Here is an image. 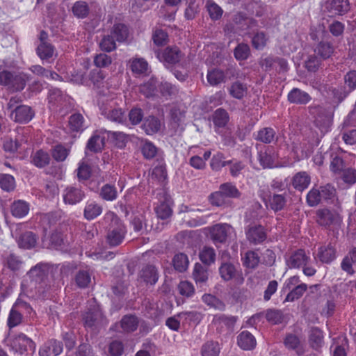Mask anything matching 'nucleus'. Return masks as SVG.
Masks as SVG:
<instances>
[{
	"mask_svg": "<svg viewBox=\"0 0 356 356\" xmlns=\"http://www.w3.org/2000/svg\"><path fill=\"white\" fill-rule=\"evenodd\" d=\"M103 221L108 225L106 241L111 246H117L122 243L127 234L124 225L113 211L104 214Z\"/></svg>",
	"mask_w": 356,
	"mask_h": 356,
	"instance_id": "obj_1",
	"label": "nucleus"
},
{
	"mask_svg": "<svg viewBox=\"0 0 356 356\" xmlns=\"http://www.w3.org/2000/svg\"><path fill=\"white\" fill-rule=\"evenodd\" d=\"M311 263L310 252L301 248L292 252L286 259V264L289 268H301L304 275L307 277L313 276L316 273Z\"/></svg>",
	"mask_w": 356,
	"mask_h": 356,
	"instance_id": "obj_2",
	"label": "nucleus"
},
{
	"mask_svg": "<svg viewBox=\"0 0 356 356\" xmlns=\"http://www.w3.org/2000/svg\"><path fill=\"white\" fill-rule=\"evenodd\" d=\"M259 197L265 204L266 208L270 209L275 212L284 209L286 204V197L285 194L272 195L268 188H261L258 191Z\"/></svg>",
	"mask_w": 356,
	"mask_h": 356,
	"instance_id": "obj_3",
	"label": "nucleus"
},
{
	"mask_svg": "<svg viewBox=\"0 0 356 356\" xmlns=\"http://www.w3.org/2000/svg\"><path fill=\"white\" fill-rule=\"evenodd\" d=\"M83 321L85 327L92 330L106 324V320L102 312L99 305L95 301L90 304L88 311L83 314Z\"/></svg>",
	"mask_w": 356,
	"mask_h": 356,
	"instance_id": "obj_4",
	"label": "nucleus"
},
{
	"mask_svg": "<svg viewBox=\"0 0 356 356\" xmlns=\"http://www.w3.org/2000/svg\"><path fill=\"white\" fill-rule=\"evenodd\" d=\"M76 172L79 181H86L91 177L98 184L108 179L106 172H104L99 169L97 170L95 169L92 170L91 167L87 163V161L85 159H83L79 163Z\"/></svg>",
	"mask_w": 356,
	"mask_h": 356,
	"instance_id": "obj_5",
	"label": "nucleus"
},
{
	"mask_svg": "<svg viewBox=\"0 0 356 356\" xmlns=\"http://www.w3.org/2000/svg\"><path fill=\"white\" fill-rule=\"evenodd\" d=\"M102 115L108 120L121 124H127V115L121 108L115 107L113 102L99 106Z\"/></svg>",
	"mask_w": 356,
	"mask_h": 356,
	"instance_id": "obj_6",
	"label": "nucleus"
},
{
	"mask_svg": "<svg viewBox=\"0 0 356 356\" xmlns=\"http://www.w3.org/2000/svg\"><path fill=\"white\" fill-rule=\"evenodd\" d=\"M156 58L165 65H174L179 63L184 54L177 47H168L165 49L156 51Z\"/></svg>",
	"mask_w": 356,
	"mask_h": 356,
	"instance_id": "obj_7",
	"label": "nucleus"
},
{
	"mask_svg": "<svg viewBox=\"0 0 356 356\" xmlns=\"http://www.w3.org/2000/svg\"><path fill=\"white\" fill-rule=\"evenodd\" d=\"M12 350L19 355L24 353H33L35 350V343L24 334H19L10 342Z\"/></svg>",
	"mask_w": 356,
	"mask_h": 356,
	"instance_id": "obj_8",
	"label": "nucleus"
},
{
	"mask_svg": "<svg viewBox=\"0 0 356 356\" xmlns=\"http://www.w3.org/2000/svg\"><path fill=\"white\" fill-rule=\"evenodd\" d=\"M317 222L321 225L330 229H334L340 223L338 215L328 209H320L316 213Z\"/></svg>",
	"mask_w": 356,
	"mask_h": 356,
	"instance_id": "obj_9",
	"label": "nucleus"
},
{
	"mask_svg": "<svg viewBox=\"0 0 356 356\" xmlns=\"http://www.w3.org/2000/svg\"><path fill=\"white\" fill-rule=\"evenodd\" d=\"M219 273L224 281L234 280L237 284H241L244 278L241 273L238 272L234 265L229 262H224L219 267Z\"/></svg>",
	"mask_w": 356,
	"mask_h": 356,
	"instance_id": "obj_10",
	"label": "nucleus"
},
{
	"mask_svg": "<svg viewBox=\"0 0 356 356\" xmlns=\"http://www.w3.org/2000/svg\"><path fill=\"white\" fill-rule=\"evenodd\" d=\"M48 267L45 264L40 263L33 267L28 273V276L38 290L43 286L47 275Z\"/></svg>",
	"mask_w": 356,
	"mask_h": 356,
	"instance_id": "obj_11",
	"label": "nucleus"
},
{
	"mask_svg": "<svg viewBox=\"0 0 356 356\" xmlns=\"http://www.w3.org/2000/svg\"><path fill=\"white\" fill-rule=\"evenodd\" d=\"M234 234V228L228 224H217L212 227L211 236L215 243H223Z\"/></svg>",
	"mask_w": 356,
	"mask_h": 356,
	"instance_id": "obj_12",
	"label": "nucleus"
},
{
	"mask_svg": "<svg viewBox=\"0 0 356 356\" xmlns=\"http://www.w3.org/2000/svg\"><path fill=\"white\" fill-rule=\"evenodd\" d=\"M236 321L234 316H227L225 314L215 315L212 320V325L218 332L232 330Z\"/></svg>",
	"mask_w": 356,
	"mask_h": 356,
	"instance_id": "obj_13",
	"label": "nucleus"
},
{
	"mask_svg": "<svg viewBox=\"0 0 356 356\" xmlns=\"http://www.w3.org/2000/svg\"><path fill=\"white\" fill-rule=\"evenodd\" d=\"M278 155L274 148L267 147L258 153V160L264 168H273L277 166Z\"/></svg>",
	"mask_w": 356,
	"mask_h": 356,
	"instance_id": "obj_14",
	"label": "nucleus"
},
{
	"mask_svg": "<svg viewBox=\"0 0 356 356\" xmlns=\"http://www.w3.org/2000/svg\"><path fill=\"white\" fill-rule=\"evenodd\" d=\"M314 126L319 130L321 136L330 131L332 114L326 111H319L314 122Z\"/></svg>",
	"mask_w": 356,
	"mask_h": 356,
	"instance_id": "obj_15",
	"label": "nucleus"
},
{
	"mask_svg": "<svg viewBox=\"0 0 356 356\" xmlns=\"http://www.w3.org/2000/svg\"><path fill=\"white\" fill-rule=\"evenodd\" d=\"M32 108L26 105L17 106L11 113V118L16 122L27 123L34 117Z\"/></svg>",
	"mask_w": 356,
	"mask_h": 356,
	"instance_id": "obj_16",
	"label": "nucleus"
},
{
	"mask_svg": "<svg viewBox=\"0 0 356 356\" xmlns=\"http://www.w3.org/2000/svg\"><path fill=\"white\" fill-rule=\"evenodd\" d=\"M3 75L5 78L4 86H8L13 90H22L26 85V80L22 74H13L7 71H3Z\"/></svg>",
	"mask_w": 356,
	"mask_h": 356,
	"instance_id": "obj_17",
	"label": "nucleus"
},
{
	"mask_svg": "<svg viewBox=\"0 0 356 356\" xmlns=\"http://www.w3.org/2000/svg\"><path fill=\"white\" fill-rule=\"evenodd\" d=\"M84 196L83 191L80 188L75 186H68L63 192L64 202L70 205L79 203Z\"/></svg>",
	"mask_w": 356,
	"mask_h": 356,
	"instance_id": "obj_18",
	"label": "nucleus"
},
{
	"mask_svg": "<svg viewBox=\"0 0 356 356\" xmlns=\"http://www.w3.org/2000/svg\"><path fill=\"white\" fill-rule=\"evenodd\" d=\"M107 136V131H97L88 140L87 149L93 152H100L105 145V138Z\"/></svg>",
	"mask_w": 356,
	"mask_h": 356,
	"instance_id": "obj_19",
	"label": "nucleus"
},
{
	"mask_svg": "<svg viewBox=\"0 0 356 356\" xmlns=\"http://www.w3.org/2000/svg\"><path fill=\"white\" fill-rule=\"evenodd\" d=\"M63 347L60 341L51 339L45 342L40 348V356H57L63 351Z\"/></svg>",
	"mask_w": 356,
	"mask_h": 356,
	"instance_id": "obj_20",
	"label": "nucleus"
},
{
	"mask_svg": "<svg viewBox=\"0 0 356 356\" xmlns=\"http://www.w3.org/2000/svg\"><path fill=\"white\" fill-rule=\"evenodd\" d=\"M246 238L250 243L259 244L264 242L266 238V232L261 225L249 227L245 230Z\"/></svg>",
	"mask_w": 356,
	"mask_h": 356,
	"instance_id": "obj_21",
	"label": "nucleus"
},
{
	"mask_svg": "<svg viewBox=\"0 0 356 356\" xmlns=\"http://www.w3.org/2000/svg\"><path fill=\"white\" fill-rule=\"evenodd\" d=\"M129 67L136 76H144L149 72V65L147 60L141 57H134L129 60Z\"/></svg>",
	"mask_w": 356,
	"mask_h": 356,
	"instance_id": "obj_22",
	"label": "nucleus"
},
{
	"mask_svg": "<svg viewBox=\"0 0 356 356\" xmlns=\"http://www.w3.org/2000/svg\"><path fill=\"white\" fill-rule=\"evenodd\" d=\"M284 345L289 350H294L298 355L301 356L305 351V344L300 338L293 334H289L284 339Z\"/></svg>",
	"mask_w": 356,
	"mask_h": 356,
	"instance_id": "obj_23",
	"label": "nucleus"
},
{
	"mask_svg": "<svg viewBox=\"0 0 356 356\" xmlns=\"http://www.w3.org/2000/svg\"><path fill=\"white\" fill-rule=\"evenodd\" d=\"M38 241V236L32 232L27 231L20 234L17 243L20 248L29 250L35 247Z\"/></svg>",
	"mask_w": 356,
	"mask_h": 356,
	"instance_id": "obj_24",
	"label": "nucleus"
},
{
	"mask_svg": "<svg viewBox=\"0 0 356 356\" xmlns=\"http://www.w3.org/2000/svg\"><path fill=\"white\" fill-rule=\"evenodd\" d=\"M311 182L309 175L305 171L296 173L292 179L293 186L299 191H302L308 188Z\"/></svg>",
	"mask_w": 356,
	"mask_h": 356,
	"instance_id": "obj_25",
	"label": "nucleus"
},
{
	"mask_svg": "<svg viewBox=\"0 0 356 356\" xmlns=\"http://www.w3.org/2000/svg\"><path fill=\"white\" fill-rule=\"evenodd\" d=\"M51 161L49 154L42 149L33 152L31 156V162L35 166L42 168L47 165Z\"/></svg>",
	"mask_w": 356,
	"mask_h": 356,
	"instance_id": "obj_26",
	"label": "nucleus"
},
{
	"mask_svg": "<svg viewBox=\"0 0 356 356\" xmlns=\"http://www.w3.org/2000/svg\"><path fill=\"white\" fill-rule=\"evenodd\" d=\"M317 255L322 263L329 264L336 259V250L334 246L329 243L327 245L321 246Z\"/></svg>",
	"mask_w": 356,
	"mask_h": 356,
	"instance_id": "obj_27",
	"label": "nucleus"
},
{
	"mask_svg": "<svg viewBox=\"0 0 356 356\" xmlns=\"http://www.w3.org/2000/svg\"><path fill=\"white\" fill-rule=\"evenodd\" d=\"M238 345L245 350L253 349L257 344L255 337L249 332L243 331L237 337Z\"/></svg>",
	"mask_w": 356,
	"mask_h": 356,
	"instance_id": "obj_28",
	"label": "nucleus"
},
{
	"mask_svg": "<svg viewBox=\"0 0 356 356\" xmlns=\"http://www.w3.org/2000/svg\"><path fill=\"white\" fill-rule=\"evenodd\" d=\"M102 207L93 200H88L85 206L83 215L85 218L92 220L102 213Z\"/></svg>",
	"mask_w": 356,
	"mask_h": 356,
	"instance_id": "obj_29",
	"label": "nucleus"
},
{
	"mask_svg": "<svg viewBox=\"0 0 356 356\" xmlns=\"http://www.w3.org/2000/svg\"><path fill=\"white\" fill-rule=\"evenodd\" d=\"M288 99L291 103L305 104L311 100L309 95L298 88H293L288 94Z\"/></svg>",
	"mask_w": 356,
	"mask_h": 356,
	"instance_id": "obj_30",
	"label": "nucleus"
},
{
	"mask_svg": "<svg viewBox=\"0 0 356 356\" xmlns=\"http://www.w3.org/2000/svg\"><path fill=\"white\" fill-rule=\"evenodd\" d=\"M11 213L13 216L18 218L25 217L29 212L30 205L24 200H16L11 205Z\"/></svg>",
	"mask_w": 356,
	"mask_h": 356,
	"instance_id": "obj_31",
	"label": "nucleus"
},
{
	"mask_svg": "<svg viewBox=\"0 0 356 356\" xmlns=\"http://www.w3.org/2000/svg\"><path fill=\"white\" fill-rule=\"evenodd\" d=\"M139 322V318L137 316L126 315L122 318L120 326L124 332H133L137 330Z\"/></svg>",
	"mask_w": 356,
	"mask_h": 356,
	"instance_id": "obj_32",
	"label": "nucleus"
},
{
	"mask_svg": "<svg viewBox=\"0 0 356 356\" xmlns=\"http://www.w3.org/2000/svg\"><path fill=\"white\" fill-rule=\"evenodd\" d=\"M69 128L72 132H82L86 127L85 119L81 113H74L69 118Z\"/></svg>",
	"mask_w": 356,
	"mask_h": 356,
	"instance_id": "obj_33",
	"label": "nucleus"
},
{
	"mask_svg": "<svg viewBox=\"0 0 356 356\" xmlns=\"http://www.w3.org/2000/svg\"><path fill=\"white\" fill-rule=\"evenodd\" d=\"M140 277L147 284H154L158 280L157 270L154 266L147 265L141 270Z\"/></svg>",
	"mask_w": 356,
	"mask_h": 356,
	"instance_id": "obj_34",
	"label": "nucleus"
},
{
	"mask_svg": "<svg viewBox=\"0 0 356 356\" xmlns=\"http://www.w3.org/2000/svg\"><path fill=\"white\" fill-rule=\"evenodd\" d=\"M330 12L334 15H344L350 9L348 0H332L329 4Z\"/></svg>",
	"mask_w": 356,
	"mask_h": 356,
	"instance_id": "obj_35",
	"label": "nucleus"
},
{
	"mask_svg": "<svg viewBox=\"0 0 356 356\" xmlns=\"http://www.w3.org/2000/svg\"><path fill=\"white\" fill-rule=\"evenodd\" d=\"M323 333L318 327H312L309 332V341L310 345L314 349L318 350L321 348L324 343Z\"/></svg>",
	"mask_w": 356,
	"mask_h": 356,
	"instance_id": "obj_36",
	"label": "nucleus"
},
{
	"mask_svg": "<svg viewBox=\"0 0 356 356\" xmlns=\"http://www.w3.org/2000/svg\"><path fill=\"white\" fill-rule=\"evenodd\" d=\"M66 97L63 95V92L58 88H53L49 90L48 99L49 107L54 109L55 106L63 105V101L65 100Z\"/></svg>",
	"mask_w": 356,
	"mask_h": 356,
	"instance_id": "obj_37",
	"label": "nucleus"
},
{
	"mask_svg": "<svg viewBox=\"0 0 356 356\" xmlns=\"http://www.w3.org/2000/svg\"><path fill=\"white\" fill-rule=\"evenodd\" d=\"M212 121L216 129L224 127L229 121V115L223 108H218L212 115Z\"/></svg>",
	"mask_w": 356,
	"mask_h": 356,
	"instance_id": "obj_38",
	"label": "nucleus"
},
{
	"mask_svg": "<svg viewBox=\"0 0 356 356\" xmlns=\"http://www.w3.org/2000/svg\"><path fill=\"white\" fill-rule=\"evenodd\" d=\"M37 54L42 60H47L54 56L55 49L50 43L42 42L38 46Z\"/></svg>",
	"mask_w": 356,
	"mask_h": 356,
	"instance_id": "obj_39",
	"label": "nucleus"
},
{
	"mask_svg": "<svg viewBox=\"0 0 356 356\" xmlns=\"http://www.w3.org/2000/svg\"><path fill=\"white\" fill-rule=\"evenodd\" d=\"M229 92L232 97L241 99L247 95L248 88L245 84L236 81L229 87Z\"/></svg>",
	"mask_w": 356,
	"mask_h": 356,
	"instance_id": "obj_40",
	"label": "nucleus"
},
{
	"mask_svg": "<svg viewBox=\"0 0 356 356\" xmlns=\"http://www.w3.org/2000/svg\"><path fill=\"white\" fill-rule=\"evenodd\" d=\"M140 148L143 155L147 159L154 158L158 152V148L152 142L146 139L141 140Z\"/></svg>",
	"mask_w": 356,
	"mask_h": 356,
	"instance_id": "obj_41",
	"label": "nucleus"
},
{
	"mask_svg": "<svg viewBox=\"0 0 356 356\" xmlns=\"http://www.w3.org/2000/svg\"><path fill=\"white\" fill-rule=\"evenodd\" d=\"M27 307L26 304H19L16 302L15 305L12 308L10 312L9 316L8 318V325L10 328L14 327L18 325L22 321V314L17 311L15 307Z\"/></svg>",
	"mask_w": 356,
	"mask_h": 356,
	"instance_id": "obj_42",
	"label": "nucleus"
},
{
	"mask_svg": "<svg viewBox=\"0 0 356 356\" xmlns=\"http://www.w3.org/2000/svg\"><path fill=\"white\" fill-rule=\"evenodd\" d=\"M207 79L211 86H217L225 81L226 77L223 71L218 69H213L208 71Z\"/></svg>",
	"mask_w": 356,
	"mask_h": 356,
	"instance_id": "obj_43",
	"label": "nucleus"
},
{
	"mask_svg": "<svg viewBox=\"0 0 356 356\" xmlns=\"http://www.w3.org/2000/svg\"><path fill=\"white\" fill-rule=\"evenodd\" d=\"M315 54L321 59H327L334 52L332 45L328 42H321L314 49Z\"/></svg>",
	"mask_w": 356,
	"mask_h": 356,
	"instance_id": "obj_44",
	"label": "nucleus"
},
{
	"mask_svg": "<svg viewBox=\"0 0 356 356\" xmlns=\"http://www.w3.org/2000/svg\"><path fill=\"white\" fill-rule=\"evenodd\" d=\"M161 127L160 121L155 117L147 118L143 124V129L148 135L156 133Z\"/></svg>",
	"mask_w": 356,
	"mask_h": 356,
	"instance_id": "obj_45",
	"label": "nucleus"
},
{
	"mask_svg": "<svg viewBox=\"0 0 356 356\" xmlns=\"http://www.w3.org/2000/svg\"><path fill=\"white\" fill-rule=\"evenodd\" d=\"M347 345L346 339L344 337H339L337 339H334V342L331 346L333 351V356H346V346Z\"/></svg>",
	"mask_w": 356,
	"mask_h": 356,
	"instance_id": "obj_46",
	"label": "nucleus"
},
{
	"mask_svg": "<svg viewBox=\"0 0 356 356\" xmlns=\"http://www.w3.org/2000/svg\"><path fill=\"white\" fill-rule=\"evenodd\" d=\"M70 152V148L59 144L54 146L51 150V154L55 161H64Z\"/></svg>",
	"mask_w": 356,
	"mask_h": 356,
	"instance_id": "obj_47",
	"label": "nucleus"
},
{
	"mask_svg": "<svg viewBox=\"0 0 356 356\" xmlns=\"http://www.w3.org/2000/svg\"><path fill=\"white\" fill-rule=\"evenodd\" d=\"M157 83L156 79L152 77L147 82L140 86V91L147 97L154 96L156 92Z\"/></svg>",
	"mask_w": 356,
	"mask_h": 356,
	"instance_id": "obj_48",
	"label": "nucleus"
},
{
	"mask_svg": "<svg viewBox=\"0 0 356 356\" xmlns=\"http://www.w3.org/2000/svg\"><path fill=\"white\" fill-rule=\"evenodd\" d=\"M193 275L195 282L200 284V286H202L208 279L207 269L199 264L195 265Z\"/></svg>",
	"mask_w": 356,
	"mask_h": 356,
	"instance_id": "obj_49",
	"label": "nucleus"
},
{
	"mask_svg": "<svg viewBox=\"0 0 356 356\" xmlns=\"http://www.w3.org/2000/svg\"><path fill=\"white\" fill-rule=\"evenodd\" d=\"M275 136V131L273 129L265 127L257 132L255 138L264 143H270L274 140Z\"/></svg>",
	"mask_w": 356,
	"mask_h": 356,
	"instance_id": "obj_50",
	"label": "nucleus"
},
{
	"mask_svg": "<svg viewBox=\"0 0 356 356\" xmlns=\"http://www.w3.org/2000/svg\"><path fill=\"white\" fill-rule=\"evenodd\" d=\"M72 13L77 18H85L89 13L88 3L83 1H78L74 3L72 7Z\"/></svg>",
	"mask_w": 356,
	"mask_h": 356,
	"instance_id": "obj_51",
	"label": "nucleus"
},
{
	"mask_svg": "<svg viewBox=\"0 0 356 356\" xmlns=\"http://www.w3.org/2000/svg\"><path fill=\"white\" fill-rule=\"evenodd\" d=\"M199 257L202 263L209 265L215 261V250L211 247L204 246L200 250Z\"/></svg>",
	"mask_w": 356,
	"mask_h": 356,
	"instance_id": "obj_52",
	"label": "nucleus"
},
{
	"mask_svg": "<svg viewBox=\"0 0 356 356\" xmlns=\"http://www.w3.org/2000/svg\"><path fill=\"white\" fill-rule=\"evenodd\" d=\"M242 261L247 268H254L259 263V257L255 251H248L242 257Z\"/></svg>",
	"mask_w": 356,
	"mask_h": 356,
	"instance_id": "obj_53",
	"label": "nucleus"
},
{
	"mask_svg": "<svg viewBox=\"0 0 356 356\" xmlns=\"http://www.w3.org/2000/svg\"><path fill=\"white\" fill-rule=\"evenodd\" d=\"M85 72L83 71H70L64 74L65 81L72 82L76 84H83L85 82Z\"/></svg>",
	"mask_w": 356,
	"mask_h": 356,
	"instance_id": "obj_54",
	"label": "nucleus"
},
{
	"mask_svg": "<svg viewBox=\"0 0 356 356\" xmlns=\"http://www.w3.org/2000/svg\"><path fill=\"white\" fill-rule=\"evenodd\" d=\"M219 353V344L218 343L213 341H208L205 343L201 349L202 356H218Z\"/></svg>",
	"mask_w": 356,
	"mask_h": 356,
	"instance_id": "obj_55",
	"label": "nucleus"
},
{
	"mask_svg": "<svg viewBox=\"0 0 356 356\" xmlns=\"http://www.w3.org/2000/svg\"><path fill=\"white\" fill-rule=\"evenodd\" d=\"M0 188L4 191L10 192L15 188V180L9 174H0Z\"/></svg>",
	"mask_w": 356,
	"mask_h": 356,
	"instance_id": "obj_56",
	"label": "nucleus"
},
{
	"mask_svg": "<svg viewBox=\"0 0 356 356\" xmlns=\"http://www.w3.org/2000/svg\"><path fill=\"white\" fill-rule=\"evenodd\" d=\"M188 257L184 253H179L175 255L173 258V265L175 268L179 271H185L188 266Z\"/></svg>",
	"mask_w": 356,
	"mask_h": 356,
	"instance_id": "obj_57",
	"label": "nucleus"
},
{
	"mask_svg": "<svg viewBox=\"0 0 356 356\" xmlns=\"http://www.w3.org/2000/svg\"><path fill=\"white\" fill-rule=\"evenodd\" d=\"M111 34L113 36L115 41L123 42L127 39L128 35L127 27L122 24H116L114 26Z\"/></svg>",
	"mask_w": 356,
	"mask_h": 356,
	"instance_id": "obj_58",
	"label": "nucleus"
},
{
	"mask_svg": "<svg viewBox=\"0 0 356 356\" xmlns=\"http://www.w3.org/2000/svg\"><path fill=\"white\" fill-rule=\"evenodd\" d=\"M100 196L106 201H113L118 197V192L114 186L105 184L101 189Z\"/></svg>",
	"mask_w": 356,
	"mask_h": 356,
	"instance_id": "obj_59",
	"label": "nucleus"
},
{
	"mask_svg": "<svg viewBox=\"0 0 356 356\" xmlns=\"http://www.w3.org/2000/svg\"><path fill=\"white\" fill-rule=\"evenodd\" d=\"M184 115L179 113V116L175 115L174 113H172V120L170 127L174 130L175 134H180L184 129Z\"/></svg>",
	"mask_w": 356,
	"mask_h": 356,
	"instance_id": "obj_60",
	"label": "nucleus"
},
{
	"mask_svg": "<svg viewBox=\"0 0 356 356\" xmlns=\"http://www.w3.org/2000/svg\"><path fill=\"white\" fill-rule=\"evenodd\" d=\"M307 286L306 284L302 283L291 289L287 294L285 301L292 302L300 298L306 291Z\"/></svg>",
	"mask_w": 356,
	"mask_h": 356,
	"instance_id": "obj_61",
	"label": "nucleus"
},
{
	"mask_svg": "<svg viewBox=\"0 0 356 356\" xmlns=\"http://www.w3.org/2000/svg\"><path fill=\"white\" fill-rule=\"evenodd\" d=\"M224 159L225 156L222 153H216L211 159V168L214 170H220L222 168L231 163V161H225Z\"/></svg>",
	"mask_w": 356,
	"mask_h": 356,
	"instance_id": "obj_62",
	"label": "nucleus"
},
{
	"mask_svg": "<svg viewBox=\"0 0 356 356\" xmlns=\"http://www.w3.org/2000/svg\"><path fill=\"white\" fill-rule=\"evenodd\" d=\"M22 143H19V140L12 138L6 139L3 143V149L6 152L13 153L15 152L22 153L24 151Z\"/></svg>",
	"mask_w": 356,
	"mask_h": 356,
	"instance_id": "obj_63",
	"label": "nucleus"
},
{
	"mask_svg": "<svg viewBox=\"0 0 356 356\" xmlns=\"http://www.w3.org/2000/svg\"><path fill=\"white\" fill-rule=\"evenodd\" d=\"M22 262L19 258L14 254H10L4 260V266L13 271H17L21 268Z\"/></svg>",
	"mask_w": 356,
	"mask_h": 356,
	"instance_id": "obj_64",
	"label": "nucleus"
}]
</instances>
